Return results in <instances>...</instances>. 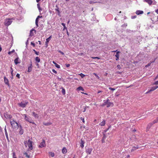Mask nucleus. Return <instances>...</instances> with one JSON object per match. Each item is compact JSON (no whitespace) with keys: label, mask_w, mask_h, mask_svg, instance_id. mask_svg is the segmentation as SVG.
Segmentation results:
<instances>
[{"label":"nucleus","mask_w":158,"mask_h":158,"mask_svg":"<svg viewBox=\"0 0 158 158\" xmlns=\"http://www.w3.org/2000/svg\"><path fill=\"white\" fill-rule=\"evenodd\" d=\"M27 103V102L23 103L22 102H21L20 104H19V106L21 107L24 108L26 106Z\"/></svg>","instance_id":"13"},{"label":"nucleus","mask_w":158,"mask_h":158,"mask_svg":"<svg viewBox=\"0 0 158 158\" xmlns=\"http://www.w3.org/2000/svg\"><path fill=\"white\" fill-rule=\"evenodd\" d=\"M32 67L29 66L28 68V72H31L32 70Z\"/></svg>","instance_id":"35"},{"label":"nucleus","mask_w":158,"mask_h":158,"mask_svg":"<svg viewBox=\"0 0 158 158\" xmlns=\"http://www.w3.org/2000/svg\"><path fill=\"white\" fill-rule=\"evenodd\" d=\"M19 127L20 129L19 134L21 135H22L23 134V130L22 129V126L21 125H19Z\"/></svg>","instance_id":"15"},{"label":"nucleus","mask_w":158,"mask_h":158,"mask_svg":"<svg viewBox=\"0 0 158 158\" xmlns=\"http://www.w3.org/2000/svg\"><path fill=\"white\" fill-rule=\"evenodd\" d=\"M14 62L15 64H17L20 63V61L19 60V57H17L14 60Z\"/></svg>","instance_id":"10"},{"label":"nucleus","mask_w":158,"mask_h":158,"mask_svg":"<svg viewBox=\"0 0 158 158\" xmlns=\"http://www.w3.org/2000/svg\"><path fill=\"white\" fill-rule=\"evenodd\" d=\"M10 122L13 128L18 129L19 127V124L14 119H12L11 120H10Z\"/></svg>","instance_id":"1"},{"label":"nucleus","mask_w":158,"mask_h":158,"mask_svg":"<svg viewBox=\"0 0 158 158\" xmlns=\"http://www.w3.org/2000/svg\"><path fill=\"white\" fill-rule=\"evenodd\" d=\"M48 43L47 42H45V47L47 48L48 46Z\"/></svg>","instance_id":"62"},{"label":"nucleus","mask_w":158,"mask_h":158,"mask_svg":"<svg viewBox=\"0 0 158 158\" xmlns=\"http://www.w3.org/2000/svg\"><path fill=\"white\" fill-rule=\"evenodd\" d=\"M144 2H147L149 5H151L152 3V1L151 0H144Z\"/></svg>","instance_id":"22"},{"label":"nucleus","mask_w":158,"mask_h":158,"mask_svg":"<svg viewBox=\"0 0 158 158\" xmlns=\"http://www.w3.org/2000/svg\"><path fill=\"white\" fill-rule=\"evenodd\" d=\"M52 38V36H50L48 38L46 39V42L48 43L51 39Z\"/></svg>","instance_id":"29"},{"label":"nucleus","mask_w":158,"mask_h":158,"mask_svg":"<svg viewBox=\"0 0 158 158\" xmlns=\"http://www.w3.org/2000/svg\"><path fill=\"white\" fill-rule=\"evenodd\" d=\"M81 142L80 143V146L82 148H83L84 147V144L85 143V142L82 139H81Z\"/></svg>","instance_id":"17"},{"label":"nucleus","mask_w":158,"mask_h":158,"mask_svg":"<svg viewBox=\"0 0 158 158\" xmlns=\"http://www.w3.org/2000/svg\"><path fill=\"white\" fill-rule=\"evenodd\" d=\"M28 146L29 147V148L30 150H32L33 149V148L32 145V143L29 144Z\"/></svg>","instance_id":"28"},{"label":"nucleus","mask_w":158,"mask_h":158,"mask_svg":"<svg viewBox=\"0 0 158 158\" xmlns=\"http://www.w3.org/2000/svg\"><path fill=\"white\" fill-rule=\"evenodd\" d=\"M29 66L32 67V61H30V64H29Z\"/></svg>","instance_id":"57"},{"label":"nucleus","mask_w":158,"mask_h":158,"mask_svg":"<svg viewBox=\"0 0 158 158\" xmlns=\"http://www.w3.org/2000/svg\"><path fill=\"white\" fill-rule=\"evenodd\" d=\"M143 13V12L142 10H137L136 11V13L137 15L142 14Z\"/></svg>","instance_id":"23"},{"label":"nucleus","mask_w":158,"mask_h":158,"mask_svg":"<svg viewBox=\"0 0 158 158\" xmlns=\"http://www.w3.org/2000/svg\"><path fill=\"white\" fill-rule=\"evenodd\" d=\"M79 75L82 78H83L85 77V75L83 74L82 73H81L79 74Z\"/></svg>","instance_id":"39"},{"label":"nucleus","mask_w":158,"mask_h":158,"mask_svg":"<svg viewBox=\"0 0 158 158\" xmlns=\"http://www.w3.org/2000/svg\"><path fill=\"white\" fill-rule=\"evenodd\" d=\"M136 148H135V147H133L131 149V152H132L135 150H136Z\"/></svg>","instance_id":"41"},{"label":"nucleus","mask_w":158,"mask_h":158,"mask_svg":"<svg viewBox=\"0 0 158 158\" xmlns=\"http://www.w3.org/2000/svg\"><path fill=\"white\" fill-rule=\"evenodd\" d=\"M92 150V148H89L86 150V152L87 153L90 154L91 153Z\"/></svg>","instance_id":"16"},{"label":"nucleus","mask_w":158,"mask_h":158,"mask_svg":"<svg viewBox=\"0 0 158 158\" xmlns=\"http://www.w3.org/2000/svg\"><path fill=\"white\" fill-rule=\"evenodd\" d=\"M30 123H31L33 124L34 125V126H33V127L34 128L36 127V124L33 122V121L32 119L31 122H30Z\"/></svg>","instance_id":"25"},{"label":"nucleus","mask_w":158,"mask_h":158,"mask_svg":"<svg viewBox=\"0 0 158 158\" xmlns=\"http://www.w3.org/2000/svg\"><path fill=\"white\" fill-rule=\"evenodd\" d=\"M104 103L102 105V106H103L107 105V107H110L111 105H113L112 102H110V100L107 98L106 101L104 100Z\"/></svg>","instance_id":"2"},{"label":"nucleus","mask_w":158,"mask_h":158,"mask_svg":"<svg viewBox=\"0 0 158 158\" xmlns=\"http://www.w3.org/2000/svg\"><path fill=\"white\" fill-rule=\"evenodd\" d=\"M4 81L5 83L7 85L9 86V81L7 78L6 77H4Z\"/></svg>","instance_id":"14"},{"label":"nucleus","mask_w":158,"mask_h":158,"mask_svg":"<svg viewBox=\"0 0 158 158\" xmlns=\"http://www.w3.org/2000/svg\"><path fill=\"white\" fill-rule=\"evenodd\" d=\"M15 52V50L14 49L12 50L11 51H9L8 52V54L9 55H10L12 53L14 52Z\"/></svg>","instance_id":"38"},{"label":"nucleus","mask_w":158,"mask_h":158,"mask_svg":"<svg viewBox=\"0 0 158 158\" xmlns=\"http://www.w3.org/2000/svg\"><path fill=\"white\" fill-rule=\"evenodd\" d=\"M109 89L113 91L115 90V89L114 88H112L111 87H109Z\"/></svg>","instance_id":"46"},{"label":"nucleus","mask_w":158,"mask_h":158,"mask_svg":"<svg viewBox=\"0 0 158 158\" xmlns=\"http://www.w3.org/2000/svg\"><path fill=\"white\" fill-rule=\"evenodd\" d=\"M96 3V2H93L92 1H90L89 2V3L90 4H94V3Z\"/></svg>","instance_id":"58"},{"label":"nucleus","mask_w":158,"mask_h":158,"mask_svg":"<svg viewBox=\"0 0 158 158\" xmlns=\"http://www.w3.org/2000/svg\"><path fill=\"white\" fill-rule=\"evenodd\" d=\"M56 8L55 9V10L57 12V15L59 16L60 15V12L59 10V9L57 6L56 5Z\"/></svg>","instance_id":"19"},{"label":"nucleus","mask_w":158,"mask_h":158,"mask_svg":"<svg viewBox=\"0 0 158 158\" xmlns=\"http://www.w3.org/2000/svg\"><path fill=\"white\" fill-rule=\"evenodd\" d=\"M16 77L18 78L19 79L20 78V74L19 73H17L16 75Z\"/></svg>","instance_id":"48"},{"label":"nucleus","mask_w":158,"mask_h":158,"mask_svg":"<svg viewBox=\"0 0 158 158\" xmlns=\"http://www.w3.org/2000/svg\"><path fill=\"white\" fill-rule=\"evenodd\" d=\"M62 153L63 154H65L67 152V150L65 147H64L62 149Z\"/></svg>","instance_id":"20"},{"label":"nucleus","mask_w":158,"mask_h":158,"mask_svg":"<svg viewBox=\"0 0 158 158\" xmlns=\"http://www.w3.org/2000/svg\"><path fill=\"white\" fill-rule=\"evenodd\" d=\"M4 130H5V134L7 139V140L8 142H9L10 141L9 139L8 133L7 131V130L6 128V126L4 128Z\"/></svg>","instance_id":"8"},{"label":"nucleus","mask_w":158,"mask_h":158,"mask_svg":"<svg viewBox=\"0 0 158 158\" xmlns=\"http://www.w3.org/2000/svg\"><path fill=\"white\" fill-rule=\"evenodd\" d=\"M38 21H39V19H38L37 18L35 19V24H36V26H37V27L38 26Z\"/></svg>","instance_id":"34"},{"label":"nucleus","mask_w":158,"mask_h":158,"mask_svg":"<svg viewBox=\"0 0 158 158\" xmlns=\"http://www.w3.org/2000/svg\"><path fill=\"white\" fill-rule=\"evenodd\" d=\"M24 145H25V146L26 147H27V142L25 141L24 142Z\"/></svg>","instance_id":"52"},{"label":"nucleus","mask_w":158,"mask_h":158,"mask_svg":"<svg viewBox=\"0 0 158 158\" xmlns=\"http://www.w3.org/2000/svg\"><path fill=\"white\" fill-rule=\"evenodd\" d=\"M31 44L34 47H35V44L34 43H33V42H31Z\"/></svg>","instance_id":"44"},{"label":"nucleus","mask_w":158,"mask_h":158,"mask_svg":"<svg viewBox=\"0 0 158 158\" xmlns=\"http://www.w3.org/2000/svg\"><path fill=\"white\" fill-rule=\"evenodd\" d=\"M65 65L67 67H69L70 66V64H66Z\"/></svg>","instance_id":"50"},{"label":"nucleus","mask_w":158,"mask_h":158,"mask_svg":"<svg viewBox=\"0 0 158 158\" xmlns=\"http://www.w3.org/2000/svg\"><path fill=\"white\" fill-rule=\"evenodd\" d=\"M81 120H82V122L84 123L85 122V121H84V118H81Z\"/></svg>","instance_id":"63"},{"label":"nucleus","mask_w":158,"mask_h":158,"mask_svg":"<svg viewBox=\"0 0 158 158\" xmlns=\"http://www.w3.org/2000/svg\"><path fill=\"white\" fill-rule=\"evenodd\" d=\"M154 84L155 85H158V81H156L154 83Z\"/></svg>","instance_id":"60"},{"label":"nucleus","mask_w":158,"mask_h":158,"mask_svg":"<svg viewBox=\"0 0 158 158\" xmlns=\"http://www.w3.org/2000/svg\"><path fill=\"white\" fill-rule=\"evenodd\" d=\"M62 90L61 92L63 95H64L65 94V90L64 88L63 87H62Z\"/></svg>","instance_id":"27"},{"label":"nucleus","mask_w":158,"mask_h":158,"mask_svg":"<svg viewBox=\"0 0 158 158\" xmlns=\"http://www.w3.org/2000/svg\"><path fill=\"white\" fill-rule=\"evenodd\" d=\"M23 116H24V119L26 121L30 123V122H31V120L32 119H31V118L29 116H27L26 114H24Z\"/></svg>","instance_id":"4"},{"label":"nucleus","mask_w":158,"mask_h":158,"mask_svg":"<svg viewBox=\"0 0 158 158\" xmlns=\"http://www.w3.org/2000/svg\"><path fill=\"white\" fill-rule=\"evenodd\" d=\"M15 152L13 153V158H17L16 156H15Z\"/></svg>","instance_id":"56"},{"label":"nucleus","mask_w":158,"mask_h":158,"mask_svg":"<svg viewBox=\"0 0 158 158\" xmlns=\"http://www.w3.org/2000/svg\"><path fill=\"white\" fill-rule=\"evenodd\" d=\"M28 143H29V144H30V143H32V142L30 140V139H28Z\"/></svg>","instance_id":"49"},{"label":"nucleus","mask_w":158,"mask_h":158,"mask_svg":"<svg viewBox=\"0 0 158 158\" xmlns=\"http://www.w3.org/2000/svg\"><path fill=\"white\" fill-rule=\"evenodd\" d=\"M58 52H59L62 55H64V53L63 52H62L61 51H60V50H58Z\"/></svg>","instance_id":"47"},{"label":"nucleus","mask_w":158,"mask_h":158,"mask_svg":"<svg viewBox=\"0 0 158 158\" xmlns=\"http://www.w3.org/2000/svg\"><path fill=\"white\" fill-rule=\"evenodd\" d=\"M32 115L35 118H38L39 117V116L38 115L36 114L34 112H32Z\"/></svg>","instance_id":"21"},{"label":"nucleus","mask_w":158,"mask_h":158,"mask_svg":"<svg viewBox=\"0 0 158 158\" xmlns=\"http://www.w3.org/2000/svg\"><path fill=\"white\" fill-rule=\"evenodd\" d=\"M151 64V62L148 63L147 64L145 65V67L147 68V67H148L150 66Z\"/></svg>","instance_id":"42"},{"label":"nucleus","mask_w":158,"mask_h":158,"mask_svg":"<svg viewBox=\"0 0 158 158\" xmlns=\"http://www.w3.org/2000/svg\"><path fill=\"white\" fill-rule=\"evenodd\" d=\"M45 141L44 139H43L42 142L40 143V145L39 146V147L42 148L45 147Z\"/></svg>","instance_id":"6"},{"label":"nucleus","mask_w":158,"mask_h":158,"mask_svg":"<svg viewBox=\"0 0 158 158\" xmlns=\"http://www.w3.org/2000/svg\"><path fill=\"white\" fill-rule=\"evenodd\" d=\"M93 74L98 79H99V77L97 75L96 73H94Z\"/></svg>","instance_id":"43"},{"label":"nucleus","mask_w":158,"mask_h":158,"mask_svg":"<svg viewBox=\"0 0 158 158\" xmlns=\"http://www.w3.org/2000/svg\"><path fill=\"white\" fill-rule=\"evenodd\" d=\"M77 89L79 90H81L82 91H84V89L81 86H79V87H78Z\"/></svg>","instance_id":"30"},{"label":"nucleus","mask_w":158,"mask_h":158,"mask_svg":"<svg viewBox=\"0 0 158 158\" xmlns=\"http://www.w3.org/2000/svg\"><path fill=\"white\" fill-rule=\"evenodd\" d=\"M137 16L136 15L134 16H131V18L132 19H134L135 18H136Z\"/></svg>","instance_id":"53"},{"label":"nucleus","mask_w":158,"mask_h":158,"mask_svg":"<svg viewBox=\"0 0 158 158\" xmlns=\"http://www.w3.org/2000/svg\"><path fill=\"white\" fill-rule=\"evenodd\" d=\"M37 6L40 12L42 10V9L40 7V5L39 4H37Z\"/></svg>","instance_id":"31"},{"label":"nucleus","mask_w":158,"mask_h":158,"mask_svg":"<svg viewBox=\"0 0 158 158\" xmlns=\"http://www.w3.org/2000/svg\"><path fill=\"white\" fill-rule=\"evenodd\" d=\"M105 124V121H103L101 123H100V125L101 126H103Z\"/></svg>","instance_id":"33"},{"label":"nucleus","mask_w":158,"mask_h":158,"mask_svg":"<svg viewBox=\"0 0 158 158\" xmlns=\"http://www.w3.org/2000/svg\"><path fill=\"white\" fill-rule=\"evenodd\" d=\"M12 22V19H6L4 22V25L6 26H8L10 25Z\"/></svg>","instance_id":"3"},{"label":"nucleus","mask_w":158,"mask_h":158,"mask_svg":"<svg viewBox=\"0 0 158 158\" xmlns=\"http://www.w3.org/2000/svg\"><path fill=\"white\" fill-rule=\"evenodd\" d=\"M50 156H51L52 157H53L54 156V153L53 152H50L49 153Z\"/></svg>","instance_id":"37"},{"label":"nucleus","mask_w":158,"mask_h":158,"mask_svg":"<svg viewBox=\"0 0 158 158\" xmlns=\"http://www.w3.org/2000/svg\"><path fill=\"white\" fill-rule=\"evenodd\" d=\"M24 155H26V156L27 157V158H30V156L28 155L27 154V153L26 152H25L24 153Z\"/></svg>","instance_id":"40"},{"label":"nucleus","mask_w":158,"mask_h":158,"mask_svg":"<svg viewBox=\"0 0 158 158\" xmlns=\"http://www.w3.org/2000/svg\"><path fill=\"white\" fill-rule=\"evenodd\" d=\"M35 60L36 62L39 63L40 62V60L39 57L37 56L35 57Z\"/></svg>","instance_id":"26"},{"label":"nucleus","mask_w":158,"mask_h":158,"mask_svg":"<svg viewBox=\"0 0 158 158\" xmlns=\"http://www.w3.org/2000/svg\"><path fill=\"white\" fill-rule=\"evenodd\" d=\"M35 53L37 55H38L39 54V52H37V51H35Z\"/></svg>","instance_id":"61"},{"label":"nucleus","mask_w":158,"mask_h":158,"mask_svg":"<svg viewBox=\"0 0 158 158\" xmlns=\"http://www.w3.org/2000/svg\"><path fill=\"white\" fill-rule=\"evenodd\" d=\"M158 122V118H157L155 120H154L152 123H151L150 124V126H149V125H148L147 126V127H150L152 125H153L156 123H157Z\"/></svg>","instance_id":"9"},{"label":"nucleus","mask_w":158,"mask_h":158,"mask_svg":"<svg viewBox=\"0 0 158 158\" xmlns=\"http://www.w3.org/2000/svg\"><path fill=\"white\" fill-rule=\"evenodd\" d=\"M117 68L118 69H121L120 65L119 64H118L117 66Z\"/></svg>","instance_id":"55"},{"label":"nucleus","mask_w":158,"mask_h":158,"mask_svg":"<svg viewBox=\"0 0 158 158\" xmlns=\"http://www.w3.org/2000/svg\"><path fill=\"white\" fill-rule=\"evenodd\" d=\"M62 25L64 27V28H63V30H66V31H67V28L66 27L65 24L64 23H62Z\"/></svg>","instance_id":"32"},{"label":"nucleus","mask_w":158,"mask_h":158,"mask_svg":"<svg viewBox=\"0 0 158 158\" xmlns=\"http://www.w3.org/2000/svg\"><path fill=\"white\" fill-rule=\"evenodd\" d=\"M92 58L93 59H100L99 57H92Z\"/></svg>","instance_id":"54"},{"label":"nucleus","mask_w":158,"mask_h":158,"mask_svg":"<svg viewBox=\"0 0 158 158\" xmlns=\"http://www.w3.org/2000/svg\"><path fill=\"white\" fill-rule=\"evenodd\" d=\"M53 63L55 65V66L57 68H60V66L59 65L57 64L56 62H55L54 61H53Z\"/></svg>","instance_id":"24"},{"label":"nucleus","mask_w":158,"mask_h":158,"mask_svg":"<svg viewBox=\"0 0 158 158\" xmlns=\"http://www.w3.org/2000/svg\"><path fill=\"white\" fill-rule=\"evenodd\" d=\"M13 70L12 68L11 67H10V71H11V74L13 73Z\"/></svg>","instance_id":"59"},{"label":"nucleus","mask_w":158,"mask_h":158,"mask_svg":"<svg viewBox=\"0 0 158 158\" xmlns=\"http://www.w3.org/2000/svg\"><path fill=\"white\" fill-rule=\"evenodd\" d=\"M43 124L45 126H49L51 124V123H44Z\"/></svg>","instance_id":"36"},{"label":"nucleus","mask_w":158,"mask_h":158,"mask_svg":"<svg viewBox=\"0 0 158 158\" xmlns=\"http://www.w3.org/2000/svg\"><path fill=\"white\" fill-rule=\"evenodd\" d=\"M115 52H116V54L115 55V56L116 57V60H118L119 59V53H120V52L119 51H117V50H116Z\"/></svg>","instance_id":"11"},{"label":"nucleus","mask_w":158,"mask_h":158,"mask_svg":"<svg viewBox=\"0 0 158 158\" xmlns=\"http://www.w3.org/2000/svg\"><path fill=\"white\" fill-rule=\"evenodd\" d=\"M106 138V135L105 134H103V136L102 140V143H104L105 142V140Z\"/></svg>","instance_id":"12"},{"label":"nucleus","mask_w":158,"mask_h":158,"mask_svg":"<svg viewBox=\"0 0 158 158\" xmlns=\"http://www.w3.org/2000/svg\"><path fill=\"white\" fill-rule=\"evenodd\" d=\"M34 31L35 32H36V31L35 30L33 29L30 30V34L29 35V36H32L34 35V34L33 33V31Z\"/></svg>","instance_id":"18"},{"label":"nucleus","mask_w":158,"mask_h":158,"mask_svg":"<svg viewBox=\"0 0 158 158\" xmlns=\"http://www.w3.org/2000/svg\"><path fill=\"white\" fill-rule=\"evenodd\" d=\"M52 71L54 73L56 74L57 73V72L54 69H52Z\"/></svg>","instance_id":"51"},{"label":"nucleus","mask_w":158,"mask_h":158,"mask_svg":"<svg viewBox=\"0 0 158 158\" xmlns=\"http://www.w3.org/2000/svg\"><path fill=\"white\" fill-rule=\"evenodd\" d=\"M157 88H158V86H153V87H152L150 89H149L148 91L146 93L147 94L151 91H153Z\"/></svg>","instance_id":"5"},{"label":"nucleus","mask_w":158,"mask_h":158,"mask_svg":"<svg viewBox=\"0 0 158 158\" xmlns=\"http://www.w3.org/2000/svg\"><path fill=\"white\" fill-rule=\"evenodd\" d=\"M4 116L5 117L6 119L11 118L12 117V116L8 114L7 112L4 113Z\"/></svg>","instance_id":"7"},{"label":"nucleus","mask_w":158,"mask_h":158,"mask_svg":"<svg viewBox=\"0 0 158 158\" xmlns=\"http://www.w3.org/2000/svg\"><path fill=\"white\" fill-rule=\"evenodd\" d=\"M127 23H124L122 26V27H126L127 26Z\"/></svg>","instance_id":"45"},{"label":"nucleus","mask_w":158,"mask_h":158,"mask_svg":"<svg viewBox=\"0 0 158 158\" xmlns=\"http://www.w3.org/2000/svg\"><path fill=\"white\" fill-rule=\"evenodd\" d=\"M155 12L158 14V9L155 10Z\"/></svg>","instance_id":"64"}]
</instances>
